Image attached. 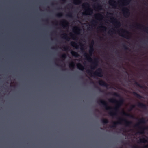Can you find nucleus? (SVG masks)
Listing matches in <instances>:
<instances>
[{
	"label": "nucleus",
	"instance_id": "nucleus-1",
	"mask_svg": "<svg viewBox=\"0 0 148 148\" xmlns=\"http://www.w3.org/2000/svg\"><path fill=\"white\" fill-rule=\"evenodd\" d=\"M92 12V11H91L90 9L88 8L84 14L86 15H90Z\"/></svg>",
	"mask_w": 148,
	"mask_h": 148
},
{
	"label": "nucleus",
	"instance_id": "nucleus-2",
	"mask_svg": "<svg viewBox=\"0 0 148 148\" xmlns=\"http://www.w3.org/2000/svg\"><path fill=\"white\" fill-rule=\"evenodd\" d=\"M77 66L78 68L81 70H83L84 69V67L79 63L77 64Z\"/></svg>",
	"mask_w": 148,
	"mask_h": 148
},
{
	"label": "nucleus",
	"instance_id": "nucleus-3",
	"mask_svg": "<svg viewBox=\"0 0 148 148\" xmlns=\"http://www.w3.org/2000/svg\"><path fill=\"white\" fill-rule=\"evenodd\" d=\"M73 31L76 34H78L79 32V29L77 27H74Z\"/></svg>",
	"mask_w": 148,
	"mask_h": 148
},
{
	"label": "nucleus",
	"instance_id": "nucleus-4",
	"mask_svg": "<svg viewBox=\"0 0 148 148\" xmlns=\"http://www.w3.org/2000/svg\"><path fill=\"white\" fill-rule=\"evenodd\" d=\"M75 65L73 62H72L69 64V66L71 68H73L74 67Z\"/></svg>",
	"mask_w": 148,
	"mask_h": 148
},
{
	"label": "nucleus",
	"instance_id": "nucleus-5",
	"mask_svg": "<svg viewBox=\"0 0 148 148\" xmlns=\"http://www.w3.org/2000/svg\"><path fill=\"white\" fill-rule=\"evenodd\" d=\"M74 3L75 4H78L80 3V1L79 0H76L74 1Z\"/></svg>",
	"mask_w": 148,
	"mask_h": 148
},
{
	"label": "nucleus",
	"instance_id": "nucleus-6",
	"mask_svg": "<svg viewBox=\"0 0 148 148\" xmlns=\"http://www.w3.org/2000/svg\"><path fill=\"white\" fill-rule=\"evenodd\" d=\"M99 84H102V85H103L104 84V82L103 81H100L99 82Z\"/></svg>",
	"mask_w": 148,
	"mask_h": 148
},
{
	"label": "nucleus",
	"instance_id": "nucleus-7",
	"mask_svg": "<svg viewBox=\"0 0 148 148\" xmlns=\"http://www.w3.org/2000/svg\"><path fill=\"white\" fill-rule=\"evenodd\" d=\"M103 122L104 123H107V121L106 119H104V121H103Z\"/></svg>",
	"mask_w": 148,
	"mask_h": 148
},
{
	"label": "nucleus",
	"instance_id": "nucleus-8",
	"mask_svg": "<svg viewBox=\"0 0 148 148\" xmlns=\"http://www.w3.org/2000/svg\"><path fill=\"white\" fill-rule=\"evenodd\" d=\"M97 75L98 76H99V77H101L102 76V75L101 74H97Z\"/></svg>",
	"mask_w": 148,
	"mask_h": 148
},
{
	"label": "nucleus",
	"instance_id": "nucleus-9",
	"mask_svg": "<svg viewBox=\"0 0 148 148\" xmlns=\"http://www.w3.org/2000/svg\"><path fill=\"white\" fill-rule=\"evenodd\" d=\"M75 53V55H74V54H73V53H72V55H74V56H77V53Z\"/></svg>",
	"mask_w": 148,
	"mask_h": 148
},
{
	"label": "nucleus",
	"instance_id": "nucleus-10",
	"mask_svg": "<svg viewBox=\"0 0 148 148\" xmlns=\"http://www.w3.org/2000/svg\"><path fill=\"white\" fill-rule=\"evenodd\" d=\"M143 142H144V143H145V142H146V140H145V141H143Z\"/></svg>",
	"mask_w": 148,
	"mask_h": 148
}]
</instances>
